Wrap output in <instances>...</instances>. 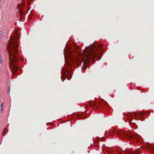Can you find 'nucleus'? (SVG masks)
Segmentation results:
<instances>
[{
  "label": "nucleus",
  "mask_w": 154,
  "mask_h": 154,
  "mask_svg": "<svg viewBox=\"0 0 154 154\" xmlns=\"http://www.w3.org/2000/svg\"><path fill=\"white\" fill-rule=\"evenodd\" d=\"M20 37V34H15L14 37H11L9 39L7 46L9 56V60L12 63L11 66H9V68L11 70L14 72H16L18 69L19 54L18 45L17 44L18 41L16 40L19 39Z\"/></svg>",
  "instance_id": "nucleus-1"
},
{
  "label": "nucleus",
  "mask_w": 154,
  "mask_h": 154,
  "mask_svg": "<svg viewBox=\"0 0 154 154\" xmlns=\"http://www.w3.org/2000/svg\"><path fill=\"white\" fill-rule=\"evenodd\" d=\"M102 45L98 43H96L95 42H93L91 46L86 48L83 53V65L82 67V71L87 68V65L89 63V60H94L95 58H99V55L100 52L98 51L102 48Z\"/></svg>",
  "instance_id": "nucleus-2"
},
{
  "label": "nucleus",
  "mask_w": 154,
  "mask_h": 154,
  "mask_svg": "<svg viewBox=\"0 0 154 154\" xmlns=\"http://www.w3.org/2000/svg\"><path fill=\"white\" fill-rule=\"evenodd\" d=\"M124 136L128 138L134 139L135 137L133 135L130 134V132H124Z\"/></svg>",
  "instance_id": "nucleus-3"
},
{
  "label": "nucleus",
  "mask_w": 154,
  "mask_h": 154,
  "mask_svg": "<svg viewBox=\"0 0 154 154\" xmlns=\"http://www.w3.org/2000/svg\"><path fill=\"white\" fill-rule=\"evenodd\" d=\"M22 6H23V5L21 4L17 5V7L18 8V9H19V12L20 13V16L21 15H22L23 14V13L22 11V9L20 8H22Z\"/></svg>",
  "instance_id": "nucleus-4"
},
{
  "label": "nucleus",
  "mask_w": 154,
  "mask_h": 154,
  "mask_svg": "<svg viewBox=\"0 0 154 154\" xmlns=\"http://www.w3.org/2000/svg\"><path fill=\"white\" fill-rule=\"evenodd\" d=\"M94 105V107L96 106L97 107V106L99 107V106H100V104L98 103H94V104H93L92 103L91 104H90V106H92L93 105Z\"/></svg>",
  "instance_id": "nucleus-5"
},
{
  "label": "nucleus",
  "mask_w": 154,
  "mask_h": 154,
  "mask_svg": "<svg viewBox=\"0 0 154 154\" xmlns=\"http://www.w3.org/2000/svg\"><path fill=\"white\" fill-rule=\"evenodd\" d=\"M0 62L1 64L2 65L3 64V60H2V58L1 57V56L0 55Z\"/></svg>",
  "instance_id": "nucleus-6"
},
{
  "label": "nucleus",
  "mask_w": 154,
  "mask_h": 154,
  "mask_svg": "<svg viewBox=\"0 0 154 154\" xmlns=\"http://www.w3.org/2000/svg\"><path fill=\"white\" fill-rule=\"evenodd\" d=\"M10 87H8V93H10Z\"/></svg>",
  "instance_id": "nucleus-7"
},
{
  "label": "nucleus",
  "mask_w": 154,
  "mask_h": 154,
  "mask_svg": "<svg viewBox=\"0 0 154 154\" xmlns=\"http://www.w3.org/2000/svg\"><path fill=\"white\" fill-rule=\"evenodd\" d=\"M3 104H4V103L3 102H2L1 103V108H3Z\"/></svg>",
  "instance_id": "nucleus-8"
},
{
  "label": "nucleus",
  "mask_w": 154,
  "mask_h": 154,
  "mask_svg": "<svg viewBox=\"0 0 154 154\" xmlns=\"http://www.w3.org/2000/svg\"><path fill=\"white\" fill-rule=\"evenodd\" d=\"M3 110V108H1V109H0V111L2 113Z\"/></svg>",
  "instance_id": "nucleus-9"
},
{
  "label": "nucleus",
  "mask_w": 154,
  "mask_h": 154,
  "mask_svg": "<svg viewBox=\"0 0 154 154\" xmlns=\"http://www.w3.org/2000/svg\"><path fill=\"white\" fill-rule=\"evenodd\" d=\"M0 35L3 36V34H0Z\"/></svg>",
  "instance_id": "nucleus-10"
},
{
  "label": "nucleus",
  "mask_w": 154,
  "mask_h": 154,
  "mask_svg": "<svg viewBox=\"0 0 154 154\" xmlns=\"http://www.w3.org/2000/svg\"><path fill=\"white\" fill-rule=\"evenodd\" d=\"M5 134H3V135L5 136Z\"/></svg>",
  "instance_id": "nucleus-11"
}]
</instances>
